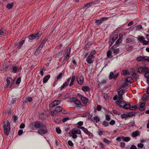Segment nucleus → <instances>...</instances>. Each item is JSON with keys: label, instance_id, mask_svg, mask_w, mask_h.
<instances>
[{"label": "nucleus", "instance_id": "obj_1", "mask_svg": "<svg viewBox=\"0 0 149 149\" xmlns=\"http://www.w3.org/2000/svg\"><path fill=\"white\" fill-rule=\"evenodd\" d=\"M44 125L42 123L39 121H36L34 122V124L33 123H31V124L30 125V127L32 129H39L41 128L43 125Z\"/></svg>", "mask_w": 149, "mask_h": 149}, {"label": "nucleus", "instance_id": "obj_2", "mask_svg": "<svg viewBox=\"0 0 149 149\" xmlns=\"http://www.w3.org/2000/svg\"><path fill=\"white\" fill-rule=\"evenodd\" d=\"M118 35L117 34L114 33L110 37L109 39V44L110 46H111L115 40L118 38Z\"/></svg>", "mask_w": 149, "mask_h": 149}, {"label": "nucleus", "instance_id": "obj_3", "mask_svg": "<svg viewBox=\"0 0 149 149\" xmlns=\"http://www.w3.org/2000/svg\"><path fill=\"white\" fill-rule=\"evenodd\" d=\"M38 133L39 134L42 135H45L47 133V130L45 125H43L42 127L39 129L38 131Z\"/></svg>", "mask_w": 149, "mask_h": 149}, {"label": "nucleus", "instance_id": "obj_4", "mask_svg": "<svg viewBox=\"0 0 149 149\" xmlns=\"http://www.w3.org/2000/svg\"><path fill=\"white\" fill-rule=\"evenodd\" d=\"M71 48H68L66 51L65 55L64 56V58L63 62L68 61L70 57V54Z\"/></svg>", "mask_w": 149, "mask_h": 149}, {"label": "nucleus", "instance_id": "obj_5", "mask_svg": "<svg viewBox=\"0 0 149 149\" xmlns=\"http://www.w3.org/2000/svg\"><path fill=\"white\" fill-rule=\"evenodd\" d=\"M78 128L82 130L88 136H93V134L92 133L89 131L85 127L82 126H80Z\"/></svg>", "mask_w": 149, "mask_h": 149}, {"label": "nucleus", "instance_id": "obj_6", "mask_svg": "<svg viewBox=\"0 0 149 149\" xmlns=\"http://www.w3.org/2000/svg\"><path fill=\"white\" fill-rule=\"evenodd\" d=\"M70 102H73L77 105H79L81 107L83 106L82 104L81 103L80 101L75 97L70 98Z\"/></svg>", "mask_w": 149, "mask_h": 149}, {"label": "nucleus", "instance_id": "obj_7", "mask_svg": "<svg viewBox=\"0 0 149 149\" xmlns=\"http://www.w3.org/2000/svg\"><path fill=\"white\" fill-rule=\"evenodd\" d=\"M40 34L38 32H37L29 36V39L32 40L35 38L38 39L40 38Z\"/></svg>", "mask_w": 149, "mask_h": 149}, {"label": "nucleus", "instance_id": "obj_8", "mask_svg": "<svg viewBox=\"0 0 149 149\" xmlns=\"http://www.w3.org/2000/svg\"><path fill=\"white\" fill-rule=\"evenodd\" d=\"M77 83L80 85H81L84 82V78L82 75H79L76 79Z\"/></svg>", "mask_w": 149, "mask_h": 149}, {"label": "nucleus", "instance_id": "obj_9", "mask_svg": "<svg viewBox=\"0 0 149 149\" xmlns=\"http://www.w3.org/2000/svg\"><path fill=\"white\" fill-rule=\"evenodd\" d=\"M126 102L125 101H120V100L116 101V102L117 105L120 107H123V108Z\"/></svg>", "mask_w": 149, "mask_h": 149}, {"label": "nucleus", "instance_id": "obj_10", "mask_svg": "<svg viewBox=\"0 0 149 149\" xmlns=\"http://www.w3.org/2000/svg\"><path fill=\"white\" fill-rule=\"evenodd\" d=\"M90 118L91 120L94 123H97L100 120V118L98 116H95L94 117H91Z\"/></svg>", "mask_w": 149, "mask_h": 149}, {"label": "nucleus", "instance_id": "obj_11", "mask_svg": "<svg viewBox=\"0 0 149 149\" xmlns=\"http://www.w3.org/2000/svg\"><path fill=\"white\" fill-rule=\"evenodd\" d=\"M60 102V100H55L51 103L50 105L52 107H54L59 104Z\"/></svg>", "mask_w": 149, "mask_h": 149}, {"label": "nucleus", "instance_id": "obj_12", "mask_svg": "<svg viewBox=\"0 0 149 149\" xmlns=\"http://www.w3.org/2000/svg\"><path fill=\"white\" fill-rule=\"evenodd\" d=\"M3 128H10V124L9 121H8L6 122H4L3 123Z\"/></svg>", "mask_w": 149, "mask_h": 149}, {"label": "nucleus", "instance_id": "obj_13", "mask_svg": "<svg viewBox=\"0 0 149 149\" xmlns=\"http://www.w3.org/2000/svg\"><path fill=\"white\" fill-rule=\"evenodd\" d=\"M70 132H72V134H81V132L80 130L79 129H77V130L72 129L71 130H70Z\"/></svg>", "mask_w": 149, "mask_h": 149}, {"label": "nucleus", "instance_id": "obj_14", "mask_svg": "<svg viewBox=\"0 0 149 149\" xmlns=\"http://www.w3.org/2000/svg\"><path fill=\"white\" fill-rule=\"evenodd\" d=\"M50 75H47L43 79V83L44 84L46 83L49 79V78H50Z\"/></svg>", "mask_w": 149, "mask_h": 149}, {"label": "nucleus", "instance_id": "obj_15", "mask_svg": "<svg viewBox=\"0 0 149 149\" xmlns=\"http://www.w3.org/2000/svg\"><path fill=\"white\" fill-rule=\"evenodd\" d=\"M146 56H139L137 58L136 60L139 62L145 61Z\"/></svg>", "mask_w": 149, "mask_h": 149}, {"label": "nucleus", "instance_id": "obj_16", "mask_svg": "<svg viewBox=\"0 0 149 149\" xmlns=\"http://www.w3.org/2000/svg\"><path fill=\"white\" fill-rule=\"evenodd\" d=\"M121 74L123 75H128L130 74V73L129 72V71L128 70H123L122 71Z\"/></svg>", "mask_w": 149, "mask_h": 149}, {"label": "nucleus", "instance_id": "obj_17", "mask_svg": "<svg viewBox=\"0 0 149 149\" xmlns=\"http://www.w3.org/2000/svg\"><path fill=\"white\" fill-rule=\"evenodd\" d=\"M81 100L84 104H86L88 101V99L84 96L81 97Z\"/></svg>", "mask_w": 149, "mask_h": 149}, {"label": "nucleus", "instance_id": "obj_18", "mask_svg": "<svg viewBox=\"0 0 149 149\" xmlns=\"http://www.w3.org/2000/svg\"><path fill=\"white\" fill-rule=\"evenodd\" d=\"M94 3L93 2L87 3L86 4H85L83 8H89L91 6L92 4Z\"/></svg>", "mask_w": 149, "mask_h": 149}, {"label": "nucleus", "instance_id": "obj_19", "mask_svg": "<svg viewBox=\"0 0 149 149\" xmlns=\"http://www.w3.org/2000/svg\"><path fill=\"white\" fill-rule=\"evenodd\" d=\"M130 103H127V102H126L125 104L124 105L123 109H130Z\"/></svg>", "mask_w": 149, "mask_h": 149}, {"label": "nucleus", "instance_id": "obj_20", "mask_svg": "<svg viewBox=\"0 0 149 149\" xmlns=\"http://www.w3.org/2000/svg\"><path fill=\"white\" fill-rule=\"evenodd\" d=\"M75 77L76 76L75 75H73L72 76V79H71V81L69 84V85L70 86H71L73 84L74 82L75 79Z\"/></svg>", "mask_w": 149, "mask_h": 149}, {"label": "nucleus", "instance_id": "obj_21", "mask_svg": "<svg viewBox=\"0 0 149 149\" xmlns=\"http://www.w3.org/2000/svg\"><path fill=\"white\" fill-rule=\"evenodd\" d=\"M62 109L61 107L58 106L55 108L54 110L56 112H57L58 113V112L61 111Z\"/></svg>", "mask_w": 149, "mask_h": 149}, {"label": "nucleus", "instance_id": "obj_22", "mask_svg": "<svg viewBox=\"0 0 149 149\" xmlns=\"http://www.w3.org/2000/svg\"><path fill=\"white\" fill-rule=\"evenodd\" d=\"M139 134V132L138 131H135L132 133V136L133 137H135L138 136Z\"/></svg>", "mask_w": 149, "mask_h": 149}, {"label": "nucleus", "instance_id": "obj_23", "mask_svg": "<svg viewBox=\"0 0 149 149\" xmlns=\"http://www.w3.org/2000/svg\"><path fill=\"white\" fill-rule=\"evenodd\" d=\"M3 129H4V132L5 134L6 135H8L9 133L10 128H3Z\"/></svg>", "mask_w": 149, "mask_h": 149}, {"label": "nucleus", "instance_id": "obj_24", "mask_svg": "<svg viewBox=\"0 0 149 149\" xmlns=\"http://www.w3.org/2000/svg\"><path fill=\"white\" fill-rule=\"evenodd\" d=\"M82 90L84 91H90V89L88 86H84L82 87Z\"/></svg>", "mask_w": 149, "mask_h": 149}, {"label": "nucleus", "instance_id": "obj_25", "mask_svg": "<svg viewBox=\"0 0 149 149\" xmlns=\"http://www.w3.org/2000/svg\"><path fill=\"white\" fill-rule=\"evenodd\" d=\"M145 106V103H142L140 105L139 109L141 111H143L144 110V106Z\"/></svg>", "mask_w": 149, "mask_h": 149}, {"label": "nucleus", "instance_id": "obj_26", "mask_svg": "<svg viewBox=\"0 0 149 149\" xmlns=\"http://www.w3.org/2000/svg\"><path fill=\"white\" fill-rule=\"evenodd\" d=\"M126 82H129L130 83L132 82L133 80V79L131 77H127L125 80Z\"/></svg>", "mask_w": 149, "mask_h": 149}, {"label": "nucleus", "instance_id": "obj_27", "mask_svg": "<svg viewBox=\"0 0 149 149\" xmlns=\"http://www.w3.org/2000/svg\"><path fill=\"white\" fill-rule=\"evenodd\" d=\"M68 84L67 83L65 82L61 86L60 90L61 91L64 88H65L66 87L68 86Z\"/></svg>", "mask_w": 149, "mask_h": 149}, {"label": "nucleus", "instance_id": "obj_28", "mask_svg": "<svg viewBox=\"0 0 149 149\" xmlns=\"http://www.w3.org/2000/svg\"><path fill=\"white\" fill-rule=\"evenodd\" d=\"M106 81L105 79H103L101 81L99 82L98 83L99 85H105L106 84Z\"/></svg>", "mask_w": 149, "mask_h": 149}, {"label": "nucleus", "instance_id": "obj_29", "mask_svg": "<svg viewBox=\"0 0 149 149\" xmlns=\"http://www.w3.org/2000/svg\"><path fill=\"white\" fill-rule=\"evenodd\" d=\"M24 42L25 40H23L21 41L17 45V48L18 49L22 47V46L24 43Z\"/></svg>", "mask_w": 149, "mask_h": 149}, {"label": "nucleus", "instance_id": "obj_30", "mask_svg": "<svg viewBox=\"0 0 149 149\" xmlns=\"http://www.w3.org/2000/svg\"><path fill=\"white\" fill-rule=\"evenodd\" d=\"M91 59L92 58H90V56H88L86 59V61L88 63L91 64L93 62V61Z\"/></svg>", "mask_w": 149, "mask_h": 149}, {"label": "nucleus", "instance_id": "obj_31", "mask_svg": "<svg viewBox=\"0 0 149 149\" xmlns=\"http://www.w3.org/2000/svg\"><path fill=\"white\" fill-rule=\"evenodd\" d=\"M69 134H71V135H70V136H72V137L74 139H76L77 137V136L76 134H72V132H70V131L69 132Z\"/></svg>", "mask_w": 149, "mask_h": 149}, {"label": "nucleus", "instance_id": "obj_32", "mask_svg": "<svg viewBox=\"0 0 149 149\" xmlns=\"http://www.w3.org/2000/svg\"><path fill=\"white\" fill-rule=\"evenodd\" d=\"M108 19V17H103L100 19V22L101 23L104 22L105 21H106Z\"/></svg>", "mask_w": 149, "mask_h": 149}, {"label": "nucleus", "instance_id": "obj_33", "mask_svg": "<svg viewBox=\"0 0 149 149\" xmlns=\"http://www.w3.org/2000/svg\"><path fill=\"white\" fill-rule=\"evenodd\" d=\"M107 56L110 58H111L113 57V56L111 55V52L110 50H108L107 53Z\"/></svg>", "mask_w": 149, "mask_h": 149}, {"label": "nucleus", "instance_id": "obj_34", "mask_svg": "<svg viewBox=\"0 0 149 149\" xmlns=\"http://www.w3.org/2000/svg\"><path fill=\"white\" fill-rule=\"evenodd\" d=\"M119 52V48L114 49L113 51V53L114 54V55L117 54Z\"/></svg>", "mask_w": 149, "mask_h": 149}, {"label": "nucleus", "instance_id": "obj_35", "mask_svg": "<svg viewBox=\"0 0 149 149\" xmlns=\"http://www.w3.org/2000/svg\"><path fill=\"white\" fill-rule=\"evenodd\" d=\"M136 113V112H131L128 113L127 114L128 117H131L134 115Z\"/></svg>", "mask_w": 149, "mask_h": 149}, {"label": "nucleus", "instance_id": "obj_36", "mask_svg": "<svg viewBox=\"0 0 149 149\" xmlns=\"http://www.w3.org/2000/svg\"><path fill=\"white\" fill-rule=\"evenodd\" d=\"M13 3L12 2L8 4L7 5V8L8 9H11L13 6Z\"/></svg>", "mask_w": 149, "mask_h": 149}, {"label": "nucleus", "instance_id": "obj_37", "mask_svg": "<svg viewBox=\"0 0 149 149\" xmlns=\"http://www.w3.org/2000/svg\"><path fill=\"white\" fill-rule=\"evenodd\" d=\"M103 141L104 142L107 144L108 145H109L111 143V141L109 140L106 138L104 139Z\"/></svg>", "mask_w": 149, "mask_h": 149}, {"label": "nucleus", "instance_id": "obj_38", "mask_svg": "<svg viewBox=\"0 0 149 149\" xmlns=\"http://www.w3.org/2000/svg\"><path fill=\"white\" fill-rule=\"evenodd\" d=\"M132 76L133 78L136 79H138L139 77V75L136 73V72L135 73L132 74Z\"/></svg>", "mask_w": 149, "mask_h": 149}, {"label": "nucleus", "instance_id": "obj_39", "mask_svg": "<svg viewBox=\"0 0 149 149\" xmlns=\"http://www.w3.org/2000/svg\"><path fill=\"white\" fill-rule=\"evenodd\" d=\"M18 68V67L16 66H14L13 67V71L14 73H17V71Z\"/></svg>", "mask_w": 149, "mask_h": 149}, {"label": "nucleus", "instance_id": "obj_40", "mask_svg": "<svg viewBox=\"0 0 149 149\" xmlns=\"http://www.w3.org/2000/svg\"><path fill=\"white\" fill-rule=\"evenodd\" d=\"M138 72L140 73H143V68L142 67H140L138 68Z\"/></svg>", "mask_w": 149, "mask_h": 149}, {"label": "nucleus", "instance_id": "obj_41", "mask_svg": "<svg viewBox=\"0 0 149 149\" xmlns=\"http://www.w3.org/2000/svg\"><path fill=\"white\" fill-rule=\"evenodd\" d=\"M123 140L125 142H127L130 140V138L129 137H125L122 138Z\"/></svg>", "mask_w": 149, "mask_h": 149}, {"label": "nucleus", "instance_id": "obj_42", "mask_svg": "<svg viewBox=\"0 0 149 149\" xmlns=\"http://www.w3.org/2000/svg\"><path fill=\"white\" fill-rule=\"evenodd\" d=\"M63 74L61 73H59L57 77L56 78V79L57 80H58L61 79V78L62 77Z\"/></svg>", "mask_w": 149, "mask_h": 149}, {"label": "nucleus", "instance_id": "obj_43", "mask_svg": "<svg viewBox=\"0 0 149 149\" xmlns=\"http://www.w3.org/2000/svg\"><path fill=\"white\" fill-rule=\"evenodd\" d=\"M21 81V78L20 77H19L17 79L16 81L15 82V83L17 85H19Z\"/></svg>", "mask_w": 149, "mask_h": 149}, {"label": "nucleus", "instance_id": "obj_44", "mask_svg": "<svg viewBox=\"0 0 149 149\" xmlns=\"http://www.w3.org/2000/svg\"><path fill=\"white\" fill-rule=\"evenodd\" d=\"M145 38L143 36H141L139 37L138 38L139 40L141 42H143V41L144 40Z\"/></svg>", "mask_w": 149, "mask_h": 149}, {"label": "nucleus", "instance_id": "obj_45", "mask_svg": "<svg viewBox=\"0 0 149 149\" xmlns=\"http://www.w3.org/2000/svg\"><path fill=\"white\" fill-rule=\"evenodd\" d=\"M5 31L3 29H1L0 30V36H3L5 34Z\"/></svg>", "mask_w": 149, "mask_h": 149}, {"label": "nucleus", "instance_id": "obj_46", "mask_svg": "<svg viewBox=\"0 0 149 149\" xmlns=\"http://www.w3.org/2000/svg\"><path fill=\"white\" fill-rule=\"evenodd\" d=\"M121 117L122 118H125L128 117L127 114H123L121 115Z\"/></svg>", "mask_w": 149, "mask_h": 149}, {"label": "nucleus", "instance_id": "obj_47", "mask_svg": "<svg viewBox=\"0 0 149 149\" xmlns=\"http://www.w3.org/2000/svg\"><path fill=\"white\" fill-rule=\"evenodd\" d=\"M10 79H11V78L10 77H8L6 79V81L7 83V86H8L10 84Z\"/></svg>", "mask_w": 149, "mask_h": 149}, {"label": "nucleus", "instance_id": "obj_48", "mask_svg": "<svg viewBox=\"0 0 149 149\" xmlns=\"http://www.w3.org/2000/svg\"><path fill=\"white\" fill-rule=\"evenodd\" d=\"M41 53V52L38 49H37L36 51L35 52L34 54L35 55H37Z\"/></svg>", "mask_w": 149, "mask_h": 149}, {"label": "nucleus", "instance_id": "obj_49", "mask_svg": "<svg viewBox=\"0 0 149 149\" xmlns=\"http://www.w3.org/2000/svg\"><path fill=\"white\" fill-rule=\"evenodd\" d=\"M122 41V38H119L116 42V44H119L121 43Z\"/></svg>", "mask_w": 149, "mask_h": 149}, {"label": "nucleus", "instance_id": "obj_50", "mask_svg": "<svg viewBox=\"0 0 149 149\" xmlns=\"http://www.w3.org/2000/svg\"><path fill=\"white\" fill-rule=\"evenodd\" d=\"M114 76V74L113 73V72H111L109 75V79H112L113 78V77Z\"/></svg>", "mask_w": 149, "mask_h": 149}, {"label": "nucleus", "instance_id": "obj_51", "mask_svg": "<svg viewBox=\"0 0 149 149\" xmlns=\"http://www.w3.org/2000/svg\"><path fill=\"white\" fill-rule=\"evenodd\" d=\"M56 131L58 134H60L61 132V130L59 127L56 128Z\"/></svg>", "mask_w": 149, "mask_h": 149}, {"label": "nucleus", "instance_id": "obj_52", "mask_svg": "<svg viewBox=\"0 0 149 149\" xmlns=\"http://www.w3.org/2000/svg\"><path fill=\"white\" fill-rule=\"evenodd\" d=\"M103 125L105 127L109 125L108 122L105 121H104L103 123Z\"/></svg>", "mask_w": 149, "mask_h": 149}, {"label": "nucleus", "instance_id": "obj_53", "mask_svg": "<svg viewBox=\"0 0 149 149\" xmlns=\"http://www.w3.org/2000/svg\"><path fill=\"white\" fill-rule=\"evenodd\" d=\"M26 100L27 102H31L32 101V99L31 97H28L26 98Z\"/></svg>", "mask_w": 149, "mask_h": 149}, {"label": "nucleus", "instance_id": "obj_54", "mask_svg": "<svg viewBox=\"0 0 149 149\" xmlns=\"http://www.w3.org/2000/svg\"><path fill=\"white\" fill-rule=\"evenodd\" d=\"M124 93L123 90H120L118 92V95H122Z\"/></svg>", "mask_w": 149, "mask_h": 149}, {"label": "nucleus", "instance_id": "obj_55", "mask_svg": "<svg viewBox=\"0 0 149 149\" xmlns=\"http://www.w3.org/2000/svg\"><path fill=\"white\" fill-rule=\"evenodd\" d=\"M137 108V107L136 106H134L131 107L130 106V109L131 110H135Z\"/></svg>", "mask_w": 149, "mask_h": 149}, {"label": "nucleus", "instance_id": "obj_56", "mask_svg": "<svg viewBox=\"0 0 149 149\" xmlns=\"http://www.w3.org/2000/svg\"><path fill=\"white\" fill-rule=\"evenodd\" d=\"M125 145V142H121L120 143V146L122 148H123Z\"/></svg>", "mask_w": 149, "mask_h": 149}, {"label": "nucleus", "instance_id": "obj_57", "mask_svg": "<svg viewBox=\"0 0 149 149\" xmlns=\"http://www.w3.org/2000/svg\"><path fill=\"white\" fill-rule=\"evenodd\" d=\"M142 100L144 101H147V97H146V95H143V98L142 99Z\"/></svg>", "mask_w": 149, "mask_h": 149}, {"label": "nucleus", "instance_id": "obj_58", "mask_svg": "<svg viewBox=\"0 0 149 149\" xmlns=\"http://www.w3.org/2000/svg\"><path fill=\"white\" fill-rule=\"evenodd\" d=\"M106 119L107 120L109 121L110 120V116L108 114L105 115Z\"/></svg>", "mask_w": 149, "mask_h": 149}, {"label": "nucleus", "instance_id": "obj_59", "mask_svg": "<svg viewBox=\"0 0 149 149\" xmlns=\"http://www.w3.org/2000/svg\"><path fill=\"white\" fill-rule=\"evenodd\" d=\"M57 114V113L55 111V110L52 111L51 113V115L52 116H54L55 115Z\"/></svg>", "mask_w": 149, "mask_h": 149}, {"label": "nucleus", "instance_id": "obj_60", "mask_svg": "<svg viewBox=\"0 0 149 149\" xmlns=\"http://www.w3.org/2000/svg\"><path fill=\"white\" fill-rule=\"evenodd\" d=\"M68 145L70 146H73V143L70 140H69L68 141Z\"/></svg>", "mask_w": 149, "mask_h": 149}, {"label": "nucleus", "instance_id": "obj_61", "mask_svg": "<svg viewBox=\"0 0 149 149\" xmlns=\"http://www.w3.org/2000/svg\"><path fill=\"white\" fill-rule=\"evenodd\" d=\"M16 99H13L11 101V102H10V104H14L15 103H16Z\"/></svg>", "mask_w": 149, "mask_h": 149}, {"label": "nucleus", "instance_id": "obj_62", "mask_svg": "<svg viewBox=\"0 0 149 149\" xmlns=\"http://www.w3.org/2000/svg\"><path fill=\"white\" fill-rule=\"evenodd\" d=\"M137 146L139 148H142L144 146V145L142 143H139L138 144Z\"/></svg>", "mask_w": 149, "mask_h": 149}, {"label": "nucleus", "instance_id": "obj_63", "mask_svg": "<svg viewBox=\"0 0 149 149\" xmlns=\"http://www.w3.org/2000/svg\"><path fill=\"white\" fill-rule=\"evenodd\" d=\"M102 107H101L99 105H98L97 106V110L98 111H101V109Z\"/></svg>", "mask_w": 149, "mask_h": 149}, {"label": "nucleus", "instance_id": "obj_64", "mask_svg": "<svg viewBox=\"0 0 149 149\" xmlns=\"http://www.w3.org/2000/svg\"><path fill=\"white\" fill-rule=\"evenodd\" d=\"M113 112L115 114L117 115H119L120 113H119L117 111L115 110H113Z\"/></svg>", "mask_w": 149, "mask_h": 149}]
</instances>
